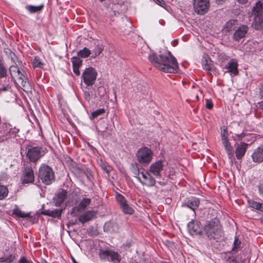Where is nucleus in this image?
Returning a JSON list of instances; mask_svg holds the SVG:
<instances>
[{"mask_svg":"<svg viewBox=\"0 0 263 263\" xmlns=\"http://www.w3.org/2000/svg\"><path fill=\"white\" fill-rule=\"evenodd\" d=\"M72 63V66L81 67L82 66V61L78 57H72L71 59Z\"/></svg>","mask_w":263,"mask_h":263,"instance_id":"obj_39","label":"nucleus"},{"mask_svg":"<svg viewBox=\"0 0 263 263\" xmlns=\"http://www.w3.org/2000/svg\"><path fill=\"white\" fill-rule=\"evenodd\" d=\"M222 142L228 155H231L232 152V146L230 143L229 142L228 139L223 140H222Z\"/></svg>","mask_w":263,"mask_h":263,"instance_id":"obj_36","label":"nucleus"},{"mask_svg":"<svg viewBox=\"0 0 263 263\" xmlns=\"http://www.w3.org/2000/svg\"><path fill=\"white\" fill-rule=\"evenodd\" d=\"M164 167V165L162 161H157L150 165L148 171L156 177H160Z\"/></svg>","mask_w":263,"mask_h":263,"instance_id":"obj_12","label":"nucleus"},{"mask_svg":"<svg viewBox=\"0 0 263 263\" xmlns=\"http://www.w3.org/2000/svg\"><path fill=\"white\" fill-rule=\"evenodd\" d=\"M253 25L257 30L263 28V13L258 15H254Z\"/></svg>","mask_w":263,"mask_h":263,"instance_id":"obj_24","label":"nucleus"},{"mask_svg":"<svg viewBox=\"0 0 263 263\" xmlns=\"http://www.w3.org/2000/svg\"><path fill=\"white\" fill-rule=\"evenodd\" d=\"M237 21L235 20H230L226 24L224 30L226 31L230 32L234 30L236 26Z\"/></svg>","mask_w":263,"mask_h":263,"instance_id":"obj_29","label":"nucleus"},{"mask_svg":"<svg viewBox=\"0 0 263 263\" xmlns=\"http://www.w3.org/2000/svg\"><path fill=\"white\" fill-rule=\"evenodd\" d=\"M155 2L159 5L163 7L165 5V3L163 0H155Z\"/></svg>","mask_w":263,"mask_h":263,"instance_id":"obj_55","label":"nucleus"},{"mask_svg":"<svg viewBox=\"0 0 263 263\" xmlns=\"http://www.w3.org/2000/svg\"><path fill=\"white\" fill-rule=\"evenodd\" d=\"M19 263H32V262L27 259L26 257H23L20 259Z\"/></svg>","mask_w":263,"mask_h":263,"instance_id":"obj_49","label":"nucleus"},{"mask_svg":"<svg viewBox=\"0 0 263 263\" xmlns=\"http://www.w3.org/2000/svg\"><path fill=\"white\" fill-rule=\"evenodd\" d=\"M204 231L207 237L210 239H218L221 235V226L217 219L208 222L204 226Z\"/></svg>","mask_w":263,"mask_h":263,"instance_id":"obj_2","label":"nucleus"},{"mask_svg":"<svg viewBox=\"0 0 263 263\" xmlns=\"http://www.w3.org/2000/svg\"><path fill=\"white\" fill-rule=\"evenodd\" d=\"M239 3L241 4H245L246 3L248 0H237Z\"/></svg>","mask_w":263,"mask_h":263,"instance_id":"obj_57","label":"nucleus"},{"mask_svg":"<svg viewBox=\"0 0 263 263\" xmlns=\"http://www.w3.org/2000/svg\"><path fill=\"white\" fill-rule=\"evenodd\" d=\"M262 9V4L260 2H257L252 10L253 15L263 14Z\"/></svg>","mask_w":263,"mask_h":263,"instance_id":"obj_30","label":"nucleus"},{"mask_svg":"<svg viewBox=\"0 0 263 263\" xmlns=\"http://www.w3.org/2000/svg\"><path fill=\"white\" fill-rule=\"evenodd\" d=\"M248 144L245 142L236 143L235 144V155L237 159H241L245 155L247 149Z\"/></svg>","mask_w":263,"mask_h":263,"instance_id":"obj_16","label":"nucleus"},{"mask_svg":"<svg viewBox=\"0 0 263 263\" xmlns=\"http://www.w3.org/2000/svg\"><path fill=\"white\" fill-rule=\"evenodd\" d=\"M13 82L24 91L28 92L31 89V85L26 77L23 72L20 71L18 75H16L15 79H12Z\"/></svg>","mask_w":263,"mask_h":263,"instance_id":"obj_7","label":"nucleus"},{"mask_svg":"<svg viewBox=\"0 0 263 263\" xmlns=\"http://www.w3.org/2000/svg\"><path fill=\"white\" fill-rule=\"evenodd\" d=\"M104 231L109 233L117 232L119 229L118 225L113 221L106 222L104 226Z\"/></svg>","mask_w":263,"mask_h":263,"instance_id":"obj_23","label":"nucleus"},{"mask_svg":"<svg viewBox=\"0 0 263 263\" xmlns=\"http://www.w3.org/2000/svg\"><path fill=\"white\" fill-rule=\"evenodd\" d=\"M136 157L140 164L143 165H148L153 159V152L148 147H142L137 151Z\"/></svg>","mask_w":263,"mask_h":263,"instance_id":"obj_4","label":"nucleus"},{"mask_svg":"<svg viewBox=\"0 0 263 263\" xmlns=\"http://www.w3.org/2000/svg\"><path fill=\"white\" fill-rule=\"evenodd\" d=\"M259 96L260 97V98H263V82L260 84L259 86Z\"/></svg>","mask_w":263,"mask_h":263,"instance_id":"obj_52","label":"nucleus"},{"mask_svg":"<svg viewBox=\"0 0 263 263\" xmlns=\"http://www.w3.org/2000/svg\"><path fill=\"white\" fill-rule=\"evenodd\" d=\"M228 139V132L226 129H224L221 133V140H225Z\"/></svg>","mask_w":263,"mask_h":263,"instance_id":"obj_48","label":"nucleus"},{"mask_svg":"<svg viewBox=\"0 0 263 263\" xmlns=\"http://www.w3.org/2000/svg\"><path fill=\"white\" fill-rule=\"evenodd\" d=\"M262 221H263V218L262 219Z\"/></svg>","mask_w":263,"mask_h":263,"instance_id":"obj_61","label":"nucleus"},{"mask_svg":"<svg viewBox=\"0 0 263 263\" xmlns=\"http://www.w3.org/2000/svg\"><path fill=\"white\" fill-rule=\"evenodd\" d=\"M206 107L208 109H212L213 107V103L211 101L207 100L206 102Z\"/></svg>","mask_w":263,"mask_h":263,"instance_id":"obj_51","label":"nucleus"},{"mask_svg":"<svg viewBox=\"0 0 263 263\" xmlns=\"http://www.w3.org/2000/svg\"><path fill=\"white\" fill-rule=\"evenodd\" d=\"M9 58L11 59V60L13 63V64H17V58L13 52L10 51L9 54Z\"/></svg>","mask_w":263,"mask_h":263,"instance_id":"obj_44","label":"nucleus"},{"mask_svg":"<svg viewBox=\"0 0 263 263\" xmlns=\"http://www.w3.org/2000/svg\"><path fill=\"white\" fill-rule=\"evenodd\" d=\"M248 203L249 206L251 208L263 212V203L252 200H248Z\"/></svg>","mask_w":263,"mask_h":263,"instance_id":"obj_26","label":"nucleus"},{"mask_svg":"<svg viewBox=\"0 0 263 263\" xmlns=\"http://www.w3.org/2000/svg\"><path fill=\"white\" fill-rule=\"evenodd\" d=\"M99 255L101 259L110 260L114 263H119L121 260V256L115 251L109 250H101Z\"/></svg>","mask_w":263,"mask_h":263,"instance_id":"obj_8","label":"nucleus"},{"mask_svg":"<svg viewBox=\"0 0 263 263\" xmlns=\"http://www.w3.org/2000/svg\"><path fill=\"white\" fill-rule=\"evenodd\" d=\"M91 53L90 50L87 48L84 47L82 50H80L78 52V56L83 58H86L90 55Z\"/></svg>","mask_w":263,"mask_h":263,"instance_id":"obj_33","label":"nucleus"},{"mask_svg":"<svg viewBox=\"0 0 263 263\" xmlns=\"http://www.w3.org/2000/svg\"><path fill=\"white\" fill-rule=\"evenodd\" d=\"M225 68L227 69L228 72L231 73V74H237L238 73L237 60L234 59H231L226 65Z\"/></svg>","mask_w":263,"mask_h":263,"instance_id":"obj_20","label":"nucleus"},{"mask_svg":"<svg viewBox=\"0 0 263 263\" xmlns=\"http://www.w3.org/2000/svg\"><path fill=\"white\" fill-rule=\"evenodd\" d=\"M84 97L86 101L89 102L91 99L90 92L87 90H84Z\"/></svg>","mask_w":263,"mask_h":263,"instance_id":"obj_45","label":"nucleus"},{"mask_svg":"<svg viewBox=\"0 0 263 263\" xmlns=\"http://www.w3.org/2000/svg\"><path fill=\"white\" fill-rule=\"evenodd\" d=\"M251 157L255 163H260L263 162V145L254 150Z\"/></svg>","mask_w":263,"mask_h":263,"instance_id":"obj_18","label":"nucleus"},{"mask_svg":"<svg viewBox=\"0 0 263 263\" xmlns=\"http://www.w3.org/2000/svg\"><path fill=\"white\" fill-rule=\"evenodd\" d=\"M11 90V86L9 84H7L6 85L3 86L1 88H0V93H2L3 92H6Z\"/></svg>","mask_w":263,"mask_h":263,"instance_id":"obj_47","label":"nucleus"},{"mask_svg":"<svg viewBox=\"0 0 263 263\" xmlns=\"http://www.w3.org/2000/svg\"><path fill=\"white\" fill-rule=\"evenodd\" d=\"M258 107L263 110V101L258 103Z\"/></svg>","mask_w":263,"mask_h":263,"instance_id":"obj_56","label":"nucleus"},{"mask_svg":"<svg viewBox=\"0 0 263 263\" xmlns=\"http://www.w3.org/2000/svg\"><path fill=\"white\" fill-rule=\"evenodd\" d=\"M259 194L263 196V182L260 183L258 186Z\"/></svg>","mask_w":263,"mask_h":263,"instance_id":"obj_54","label":"nucleus"},{"mask_svg":"<svg viewBox=\"0 0 263 263\" xmlns=\"http://www.w3.org/2000/svg\"><path fill=\"white\" fill-rule=\"evenodd\" d=\"M199 203L200 200L199 198L192 197L187 199L185 204L188 208L195 211L198 208Z\"/></svg>","mask_w":263,"mask_h":263,"instance_id":"obj_21","label":"nucleus"},{"mask_svg":"<svg viewBox=\"0 0 263 263\" xmlns=\"http://www.w3.org/2000/svg\"><path fill=\"white\" fill-rule=\"evenodd\" d=\"M148 59L154 66L164 72L174 73L177 72L178 68L177 60L170 51L160 54L159 57L152 53L149 55Z\"/></svg>","mask_w":263,"mask_h":263,"instance_id":"obj_1","label":"nucleus"},{"mask_svg":"<svg viewBox=\"0 0 263 263\" xmlns=\"http://www.w3.org/2000/svg\"><path fill=\"white\" fill-rule=\"evenodd\" d=\"M73 67V72L77 75L79 76L80 74V71L79 70V68L80 67H76V66H72Z\"/></svg>","mask_w":263,"mask_h":263,"instance_id":"obj_50","label":"nucleus"},{"mask_svg":"<svg viewBox=\"0 0 263 263\" xmlns=\"http://www.w3.org/2000/svg\"><path fill=\"white\" fill-rule=\"evenodd\" d=\"M45 154V150L44 148L39 146H31L28 148L27 157L31 162H35L42 157Z\"/></svg>","mask_w":263,"mask_h":263,"instance_id":"obj_6","label":"nucleus"},{"mask_svg":"<svg viewBox=\"0 0 263 263\" xmlns=\"http://www.w3.org/2000/svg\"><path fill=\"white\" fill-rule=\"evenodd\" d=\"M32 65L34 68H39L43 69L44 66V63L40 58L39 57H35L32 61Z\"/></svg>","mask_w":263,"mask_h":263,"instance_id":"obj_31","label":"nucleus"},{"mask_svg":"<svg viewBox=\"0 0 263 263\" xmlns=\"http://www.w3.org/2000/svg\"><path fill=\"white\" fill-rule=\"evenodd\" d=\"M9 70L12 79H15L16 75H18V73L21 71L17 64H12L10 66Z\"/></svg>","mask_w":263,"mask_h":263,"instance_id":"obj_28","label":"nucleus"},{"mask_svg":"<svg viewBox=\"0 0 263 263\" xmlns=\"http://www.w3.org/2000/svg\"><path fill=\"white\" fill-rule=\"evenodd\" d=\"M103 50V48L100 46H97L95 48L93 52L94 55L92 56L93 58H96L98 56Z\"/></svg>","mask_w":263,"mask_h":263,"instance_id":"obj_40","label":"nucleus"},{"mask_svg":"<svg viewBox=\"0 0 263 263\" xmlns=\"http://www.w3.org/2000/svg\"><path fill=\"white\" fill-rule=\"evenodd\" d=\"M72 261H73V263H78V262L76 260V259H75L73 257H72Z\"/></svg>","mask_w":263,"mask_h":263,"instance_id":"obj_59","label":"nucleus"},{"mask_svg":"<svg viewBox=\"0 0 263 263\" xmlns=\"http://www.w3.org/2000/svg\"><path fill=\"white\" fill-rule=\"evenodd\" d=\"M248 30V27L246 25H242L236 29L233 34V39L238 41L245 37Z\"/></svg>","mask_w":263,"mask_h":263,"instance_id":"obj_19","label":"nucleus"},{"mask_svg":"<svg viewBox=\"0 0 263 263\" xmlns=\"http://www.w3.org/2000/svg\"><path fill=\"white\" fill-rule=\"evenodd\" d=\"M97 76V71L91 67L86 68L82 74L83 81L87 86H91L95 84Z\"/></svg>","mask_w":263,"mask_h":263,"instance_id":"obj_5","label":"nucleus"},{"mask_svg":"<svg viewBox=\"0 0 263 263\" xmlns=\"http://www.w3.org/2000/svg\"><path fill=\"white\" fill-rule=\"evenodd\" d=\"M116 199L124 214L132 215L134 213V209L127 203L126 200L123 196L118 194L116 196Z\"/></svg>","mask_w":263,"mask_h":263,"instance_id":"obj_11","label":"nucleus"},{"mask_svg":"<svg viewBox=\"0 0 263 263\" xmlns=\"http://www.w3.org/2000/svg\"><path fill=\"white\" fill-rule=\"evenodd\" d=\"M39 177L43 183L48 185L54 180V173L50 167L42 164L39 169Z\"/></svg>","mask_w":263,"mask_h":263,"instance_id":"obj_3","label":"nucleus"},{"mask_svg":"<svg viewBox=\"0 0 263 263\" xmlns=\"http://www.w3.org/2000/svg\"><path fill=\"white\" fill-rule=\"evenodd\" d=\"M8 190L6 186L0 185V200L4 199L8 195Z\"/></svg>","mask_w":263,"mask_h":263,"instance_id":"obj_35","label":"nucleus"},{"mask_svg":"<svg viewBox=\"0 0 263 263\" xmlns=\"http://www.w3.org/2000/svg\"><path fill=\"white\" fill-rule=\"evenodd\" d=\"M100 165L101 168L106 173L108 174L111 170V167L106 163L101 160Z\"/></svg>","mask_w":263,"mask_h":263,"instance_id":"obj_38","label":"nucleus"},{"mask_svg":"<svg viewBox=\"0 0 263 263\" xmlns=\"http://www.w3.org/2000/svg\"><path fill=\"white\" fill-rule=\"evenodd\" d=\"M15 259V256L12 254H4L0 257V263H11Z\"/></svg>","mask_w":263,"mask_h":263,"instance_id":"obj_27","label":"nucleus"},{"mask_svg":"<svg viewBox=\"0 0 263 263\" xmlns=\"http://www.w3.org/2000/svg\"><path fill=\"white\" fill-rule=\"evenodd\" d=\"M240 243H241V242L239 241V240L238 238V237H235V240H234V243H233V245H234L233 249H237L238 248H239V247L240 246Z\"/></svg>","mask_w":263,"mask_h":263,"instance_id":"obj_46","label":"nucleus"},{"mask_svg":"<svg viewBox=\"0 0 263 263\" xmlns=\"http://www.w3.org/2000/svg\"><path fill=\"white\" fill-rule=\"evenodd\" d=\"M91 199L89 198H84L82 199L78 206L73 208L71 210V214H77L78 212L81 210H84L91 203Z\"/></svg>","mask_w":263,"mask_h":263,"instance_id":"obj_17","label":"nucleus"},{"mask_svg":"<svg viewBox=\"0 0 263 263\" xmlns=\"http://www.w3.org/2000/svg\"><path fill=\"white\" fill-rule=\"evenodd\" d=\"M62 210L60 209H55L53 210H46L44 214L45 215L52 217L53 218H59L61 216Z\"/></svg>","mask_w":263,"mask_h":263,"instance_id":"obj_25","label":"nucleus"},{"mask_svg":"<svg viewBox=\"0 0 263 263\" xmlns=\"http://www.w3.org/2000/svg\"><path fill=\"white\" fill-rule=\"evenodd\" d=\"M13 214L18 217L27 218L29 216V213H25L18 209L13 210Z\"/></svg>","mask_w":263,"mask_h":263,"instance_id":"obj_34","label":"nucleus"},{"mask_svg":"<svg viewBox=\"0 0 263 263\" xmlns=\"http://www.w3.org/2000/svg\"><path fill=\"white\" fill-rule=\"evenodd\" d=\"M43 7V5H41L37 6H34L32 5H29L26 7V9L28 10L30 13H35L38 11H40Z\"/></svg>","mask_w":263,"mask_h":263,"instance_id":"obj_32","label":"nucleus"},{"mask_svg":"<svg viewBox=\"0 0 263 263\" xmlns=\"http://www.w3.org/2000/svg\"><path fill=\"white\" fill-rule=\"evenodd\" d=\"M194 8L198 14L202 15L207 12L209 8V0H194Z\"/></svg>","mask_w":263,"mask_h":263,"instance_id":"obj_10","label":"nucleus"},{"mask_svg":"<svg viewBox=\"0 0 263 263\" xmlns=\"http://www.w3.org/2000/svg\"><path fill=\"white\" fill-rule=\"evenodd\" d=\"M227 0H215L216 2L217 3V4H221V3H224L225 1H226Z\"/></svg>","mask_w":263,"mask_h":263,"instance_id":"obj_58","label":"nucleus"},{"mask_svg":"<svg viewBox=\"0 0 263 263\" xmlns=\"http://www.w3.org/2000/svg\"><path fill=\"white\" fill-rule=\"evenodd\" d=\"M101 2L104 1V0H100Z\"/></svg>","mask_w":263,"mask_h":263,"instance_id":"obj_60","label":"nucleus"},{"mask_svg":"<svg viewBox=\"0 0 263 263\" xmlns=\"http://www.w3.org/2000/svg\"><path fill=\"white\" fill-rule=\"evenodd\" d=\"M104 112L105 109L104 108L99 109L92 112L91 114V117L92 118H95Z\"/></svg>","mask_w":263,"mask_h":263,"instance_id":"obj_41","label":"nucleus"},{"mask_svg":"<svg viewBox=\"0 0 263 263\" xmlns=\"http://www.w3.org/2000/svg\"><path fill=\"white\" fill-rule=\"evenodd\" d=\"M34 176L33 170L29 163L25 165L24 169L21 177L23 184L31 183L34 181Z\"/></svg>","mask_w":263,"mask_h":263,"instance_id":"obj_9","label":"nucleus"},{"mask_svg":"<svg viewBox=\"0 0 263 263\" xmlns=\"http://www.w3.org/2000/svg\"><path fill=\"white\" fill-rule=\"evenodd\" d=\"M200 222L198 221H192L189 223L187 228L190 233L192 235H201L202 234L201 229L200 227Z\"/></svg>","mask_w":263,"mask_h":263,"instance_id":"obj_14","label":"nucleus"},{"mask_svg":"<svg viewBox=\"0 0 263 263\" xmlns=\"http://www.w3.org/2000/svg\"><path fill=\"white\" fill-rule=\"evenodd\" d=\"M141 174L143 178V180H140L141 184L148 187H152L155 185L156 180L151 175V173L149 171H143L141 173Z\"/></svg>","mask_w":263,"mask_h":263,"instance_id":"obj_13","label":"nucleus"},{"mask_svg":"<svg viewBox=\"0 0 263 263\" xmlns=\"http://www.w3.org/2000/svg\"><path fill=\"white\" fill-rule=\"evenodd\" d=\"M7 69L2 64H0V78L6 77L7 76Z\"/></svg>","mask_w":263,"mask_h":263,"instance_id":"obj_42","label":"nucleus"},{"mask_svg":"<svg viewBox=\"0 0 263 263\" xmlns=\"http://www.w3.org/2000/svg\"><path fill=\"white\" fill-rule=\"evenodd\" d=\"M7 130L5 129V127H0V142L7 138Z\"/></svg>","mask_w":263,"mask_h":263,"instance_id":"obj_37","label":"nucleus"},{"mask_svg":"<svg viewBox=\"0 0 263 263\" xmlns=\"http://www.w3.org/2000/svg\"><path fill=\"white\" fill-rule=\"evenodd\" d=\"M97 214V212L94 210L86 211L80 215L79 220L82 223H84L96 218Z\"/></svg>","mask_w":263,"mask_h":263,"instance_id":"obj_15","label":"nucleus"},{"mask_svg":"<svg viewBox=\"0 0 263 263\" xmlns=\"http://www.w3.org/2000/svg\"><path fill=\"white\" fill-rule=\"evenodd\" d=\"M202 67L206 70H210L211 69V64L209 63L206 59L202 61Z\"/></svg>","mask_w":263,"mask_h":263,"instance_id":"obj_43","label":"nucleus"},{"mask_svg":"<svg viewBox=\"0 0 263 263\" xmlns=\"http://www.w3.org/2000/svg\"><path fill=\"white\" fill-rule=\"evenodd\" d=\"M67 196V193L65 190H62L58 193L54 198V201L56 206L61 205L66 198Z\"/></svg>","mask_w":263,"mask_h":263,"instance_id":"obj_22","label":"nucleus"},{"mask_svg":"<svg viewBox=\"0 0 263 263\" xmlns=\"http://www.w3.org/2000/svg\"><path fill=\"white\" fill-rule=\"evenodd\" d=\"M236 136L238 140H241L246 135L243 133H242L240 134H236Z\"/></svg>","mask_w":263,"mask_h":263,"instance_id":"obj_53","label":"nucleus"}]
</instances>
